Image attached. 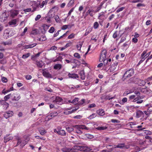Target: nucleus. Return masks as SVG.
I'll return each mask as SVG.
<instances>
[{"label":"nucleus","mask_w":152,"mask_h":152,"mask_svg":"<svg viewBox=\"0 0 152 152\" xmlns=\"http://www.w3.org/2000/svg\"><path fill=\"white\" fill-rule=\"evenodd\" d=\"M86 149L83 146L77 145L74 146L72 148H64L62 149L63 152H75L77 150L84 151Z\"/></svg>","instance_id":"f257e3e1"},{"label":"nucleus","mask_w":152,"mask_h":152,"mask_svg":"<svg viewBox=\"0 0 152 152\" xmlns=\"http://www.w3.org/2000/svg\"><path fill=\"white\" fill-rule=\"evenodd\" d=\"M76 132L79 134H81L83 132L81 130L82 129L88 130L89 128L84 125H76L73 126Z\"/></svg>","instance_id":"f03ea898"},{"label":"nucleus","mask_w":152,"mask_h":152,"mask_svg":"<svg viewBox=\"0 0 152 152\" xmlns=\"http://www.w3.org/2000/svg\"><path fill=\"white\" fill-rule=\"evenodd\" d=\"M130 147L129 145H125L124 143L118 144L117 145H108L107 146V148L111 149L113 148H129Z\"/></svg>","instance_id":"7ed1b4c3"},{"label":"nucleus","mask_w":152,"mask_h":152,"mask_svg":"<svg viewBox=\"0 0 152 152\" xmlns=\"http://www.w3.org/2000/svg\"><path fill=\"white\" fill-rule=\"evenodd\" d=\"M31 6L33 9L32 12H34L36 10H39V1H36L31 2Z\"/></svg>","instance_id":"20e7f679"},{"label":"nucleus","mask_w":152,"mask_h":152,"mask_svg":"<svg viewBox=\"0 0 152 152\" xmlns=\"http://www.w3.org/2000/svg\"><path fill=\"white\" fill-rule=\"evenodd\" d=\"M111 59L109 58L108 60H105L104 62V67L103 69L105 71H108L109 69V67L111 64Z\"/></svg>","instance_id":"39448f33"},{"label":"nucleus","mask_w":152,"mask_h":152,"mask_svg":"<svg viewBox=\"0 0 152 152\" xmlns=\"http://www.w3.org/2000/svg\"><path fill=\"white\" fill-rule=\"evenodd\" d=\"M54 132L58 134L61 136H65L66 135V133L65 131L63 129H61V128L58 127L56 129H54Z\"/></svg>","instance_id":"423d86ee"},{"label":"nucleus","mask_w":152,"mask_h":152,"mask_svg":"<svg viewBox=\"0 0 152 152\" xmlns=\"http://www.w3.org/2000/svg\"><path fill=\"white\" fill-rule=\"evenodd\" d=\"M144 116L145 114L142 111L138 110L136 112V117L137 118H138L142 117V118H141V120L142 121H144L147 118V117L144 118Z\"/></svg>","instance_id":"0eeeda50"},{"label":"nucleus","mask_w":152,"mask_h":152,"mask_svg":"<svg viewBox=\"0 0 152 152\" xmlns=\"http://www.w3.org/2000/svg\"><path fill=\"white\" fill-rule=\"evenodd\" d=\"M16 140L18 141L17 145L20 144L22 146H24L27 143V141L23 139H21L18 136H16Z\"/></svg>","instance_id":"6e6552de"},{"label":"nucleus","mask_w":152,"mask_h":152,"mask_svg":"<svg viewBox=\"0 0 152 152\" xmlns=\"http://www.w3.org/2000/svg\"><path fill=\"white\" fill-rule=\"evenodd\" d=\"M107 56V51L104 49L102 50L101 53L99 60L100 62L103 61L105 60Z\"/></svg>","instance_id":"1a4fd4ad"},{"label":"nucleus","mask_w":152,"mask_h":152,"mask_svg":"<svg viewBox=\"0 0 152 152\" xmlns=\"http://www.w3.org/2000/svg\"><path fill=\"white\" fill-rule=\"evenodd\" d=\"M134 73V70L132 69H131L126 71L123 75V77H129L132 75Z\"/></svg>","instance_id":"9d476101"},{"label":"nucleus","mask_w":152,"mask_h":152,"mask_svg":"<svg viewBox=\"0 0 152 152\" xmlns=\"http://www.w3.org/2000/svg\"><path fill=\"white\" fill-rule=\"evenodd\" d=\"M42 74L46 78H52L51 74H50L48 71L46 70V69H44L42 70Z\"/></svg>","instance_id":"9b49d317"},{"label":"nucleus","mask_w":152,"mask_h":152,"mask_svg":"<svg viewBox=\"0 0 152 152\" xmlns=\"http://www.w3.org/2000/svg\"><path fill=\"white\" fill-rule=\"evenodd\" d=\"M19 13V11L16 10H12L10 11L9 14L10 17L12 18H14Z\"/></svg>","instance_id":"f8f14e48"},{"label":"nucleus","mask_w":152,"mask_h":152,"mask_svg":"<svg viewBox=\"0 0 152 152\" xmlns=\"http://www.w3.org/2000/svg\"><path fill=\"white\" fill-rule=\"evenodd\" d=\"M20 98L19 94L15 93L13 94L12 96V100L18 101Z\"/></svg>","instance_id":"ddd939ff"},{"label":"nucleus","mask_w":152,"mask_h":152,"mask_svg":"<svg viewBox=\"0 0 152 152\" xmlns=\"http://www.w3.org/2000/svg\"><path fill=\"white\" fill-rule=\"evenodd\" d=\"M53 102L56 104H61L63 103V100L60 97H56V99L53 101Z\"/></svg>","instance_id":"4468645a"},{"label":"nucleus","mask_w":152,"mask_h":152,"mask_svg":"<svg viewBox=\"0 0 152 152\" xmlns=\"http://www.w3.org/2000/svg\"><path fill=\"white\" fill-rule=\"evenodd\" d=\"M106 12H102L99 13V16L98 17V19L101 20H103L105 18V13Z\"/></svg>","instance_id":"2eb2a0df"},{"label":"nucleus","mask_w":152,"mask_h":152,"mask_svg":"<svg viewBox=\"0 0 152 152\" xmlns=\"http://www.w3.org/2000/svg\"><path fill=\"white\" fill-rule=\"evenodd\" d=\"M117 63H114L113 64L111 67H109V70L110 69V72H112L115 70L117 66Z\"/></svg>","instance_id":"dca6fc26"},{"label":"nucleus","mask_w":152,"mask_h":152,"mask_svg":"<svg viewBox=\"0 0 152 152\" xmlns=\"http://www.w3.org/2000/svg\"><path fill=\"white\" fill-rule=\"evenodd\" d=\"M58 113L57 112H53L52 113L50 114H49L47 116L48 119H51L52 118L56 116L57 115Z\"/></svg>","instance_id":"f3484780"},{"label":"nucleus","mask_w":152,"mask_h":152,"mask_svg":"<svg viewBox=\"0 0 152 152\" xmlns=\"http://www.w3.org/2000/svg\"><path fill=\"white\" fill-rule=\"evenodd\" d=\"M1 103L3 105V109L6 110L7 109L9 106V104L7 103L5 101L2 100L1 101Z\"/></svg>","instance_id":"a211bd4d"},{"label":"nucleus","mask_w":152,"mask_h":152,"mask_svg":"<svg viewBox=\"0 0 152 152\" xmlns=\"http://www.w3.org/2000/svg\"><path fill=\"white\" fill-rule=\"evenodd\" d=\"M10 31L9 29H6L4 31L3 34L4 37V38L7 39L10 36L9 35Z\"/></svg>","instance_id":"6ab92c4d"},{"label":"nucleus","mask_w":152,"mask_h":152,"mask_svg":"<svg viewBox=\"0 0 152 152\" xmlns=\"http://www.w3.org/2000/svg\"><path fill=\"white\" fill-rule=\"evenodd\" d=\"M69 77V78H72L73 79L76 78L78 77V75L74 73H68V75Z\"/></svg>","instance_id":"aec40b11"},{"label":"nucleus","mask_w":152,"mask_h":152,"mask_svg":"<svg viewBox=\"0 0 152 152\" xmlns=\"http://www.w3.org/2000/svg\"><path fill=\"white\" fill-rule=\"evenodd\" d=\"M13 137L11 135H9L4 137V142L5 143H6L9 140H12Z\"/></svg>","instance_id":"412c9836"},{"label":"nucleus","mask_w":152,"mask_h":152,"mask_svg":"<svg viewBox=\"0 0 152 152\" xmlns=\"http://www.w3.org/2000/svg\"><path fill=\"white\" fill-rule=\"evenodd\" d=\"M17 20L16 19H14L9 22V24L12 26H15L16 24Z\"/></svg>","instance_id":"4be33fe9"},{"label":"nucleus","mask_w":152,"mask_h":152,"mask_svg":"<svg viewBox=\"0 0 152 152\" xmlns=\"http://www.w3.org/2000/svg\"><path fill=\"white\" fill-rule=\"evenodd\" d=\"M64 113L66 115H69L72 113L71 109L66 108L64 109Z\"/></svg>","instance_id":"5701e85b"},{"label":"nucleus","mask_w":152,"mask_h":152,"mask_svg":"<svg viewBox=\"0 0 152 152\" xmlns=\"http://www.w3.org/2000/svg\"><path fill=\"white\" fill-rule=\"evenodd\" d=\"M79 100V98H75L73 100H72V101H71L70 100H69L68 102L69 103H72L73 104H75L77 103Z\"/></svg>","instance_id":"b1692460"},{"label":"nucleus","mask_w":152,"mask_h":152,"mask_svg":"<svg viewBox=\"0 0 152 152\" xmlns=\"http://www.w3.org/2000/svg\"><path fill=\"white\" fill-rule=\"evenodd\" d=\"M39 131L41 135H44L46 133V131L42 128H39Z\"/></svg>","instance_id":"393cba45"},{"label":"nucleus","mask_w":152,"mask_h":152,"mask_svg":"<svg viewBox=\"0 0 152 152\" xmlns=\"http://www.w3.org/2000/svg\"><path fill=\"white\" fill-rule=\"evenodd\" d=\"M94 12L93 10L89 9L87 11V13H88L91 16L93 17L94 15L93 13H95Z\"/></svg>","instance_id":"a878e982"},{"label":"nucleus","mask_w":152,"mask_h":152,"mask_svg":"<svg viewBox=\"0 0 152 152\" xmlns=\"http://www.w3.org/2000/svg\"><path fill=\"white\" fill-rule=\"evenodd\" d=\"M37 45V43H33L31 44H30L29 45H27L26 46V49H28L30 48H33L35 46H36Z\"/></svg>","instance_id":"bb28decb"},{"label":"nucleus","mask_w":152,"mask_h":152,"mask_svg":"<svg viewBox=\"0 0 152 152\" xmlns=\"http://www.w3.org/2000/svg\"><path fill=\"white\" fill-rule=\"evenodd\" d=\"M145 107H148L147 109L148 112H151L152 111V106L151 104H147L145 106Z\"/></svg>","instance_id":"cd10ccee"},{"label":"nucleus","mask_w":152,"mask_h":152,"mask_svg":"<svg viewBox=\"0 0 152 152\" xmlns=\"http://www.w3.org/2000/svg\"><path fill=\"white\" fill-rule=\"evenodd\" d=\"M80 78L82 80H84L85 79V76L83 71H81L80 72Z\"/></svg>","instance_id":"c85d7f7f"},{"label":"nucleus","mask_w":152,"mask_h":152,"mask_svg":"<svg viewBox=\"0 0 152 152\" xmlns=\"http://www.w3.org/2000/svg\"><path fill=\"white\" fill-rule=\"evenodd\" d=\"M98 114L100 115H103L104 114V111L102 109H100L97 111Z\"/></svg>","instance_id":"c756f323"},{"label":"nucleus","mask_w":152,"mask_h":152,"mask_svg":"<svg viewBox=\"0 0 152 152\" xmlns=\"http://www.w3.org/2000/svg\"><path fill=\"white\" fill-rule=\"evenodd\" d=\"M54 17L55 20L57 23H60L61 21V19L58 15H55Z\"/></svg>","instance_id":"7c9ffc66"},{"label":"nucleus","mask_w":152,"mask_h":152,"mask_svg":"<svg viewBox=\"0 0 152 152\" xmlns=\"http://www.w3.org/2000/svg\"><path fill=\"white\" fill-rule=\"evenodd\" d=\"M62 66L59 64H57L55 65L54 66V69H59L61 68Z\"/></svg>","instance_id":"2f4dec72"},{"label":"nucleus","mask_w":152,"mask_h":152,"mask_svg":"<svg viewBox=\"0 0 152 152\" xmlns=\"http://www.w3.org/2000/svg\"><path fill=\"white\" fill-rule=\"evenodd\" d=\"M143 132H144L143 134H145L146 135H151L152 134V132L150 131L145 130H143Z\"/></svg>","instance_id":"473e14b6"},{"label":"nucleus","mask_w":152,"mask_h":152,"mask_svg":"<svg viewBox=\"0 0 152 152\" xmlns=\"http://www.w3.org/2000/svg\"><path fill=\"white\" fill-rule=\"evenodd\" d=\"M47 3V1H43L42 3L41 4L39 1V7L40 8H42L44 7L45 4H46Z\"/></svg>","instance_id":"72a5a7b5"},{"label":"nucleus","mask_w":152,"mask_h":152,"mask_svg":"<svg viewBox=\"0 0 152 152\" xmlns=\"http://www.w3.org/2000/svg\"><path fill=\"white\" fill-rule=\"evenodd\" d=\"M87 103H86L85 99H82L78 102L79 105H85Z\"/></svg>","instance_id":"f704fd0d"},{"label":"nucleus","mask_w":152,"mask_h":152,"mask_svg":"<svg viewBox=\"0 0 152 152\" xmlns=\"http://www.w3.org/2000/svg\"><path fill=\"white\" fill-rule=\"evenodd\" d=\"M74 2V0H71L67 4V6L69 7L72 6Z\"/></svg>","instance_id":"c9c22d12"},{"label":"nucleus","mask_w":152,"mask_h":152,"mask_svg":"<svg viewBox=\"0 0 152 152\" xmlns=\"http://www.w3.org/2000/svg\"><path fill=\"white\" fill-rule=\"evenodd\" d=\"M83 45V43L82 42H80L79 44L77 45V49L79 50H80L81 48Z\"/></svg>","instance_id":"e433bc0d"},{"label":"nucleus","mask_w":152,"mask_h":152,"mask_svg":"<svg viewBox=\"0 0 152 152\" xmlns=\"http://www.w3.org/2000/svg\"><path fill=\"white\" fill-rule=\"evenodd\" d=\"M148 49H146L145 50H144L141 54V57L144 58L145 57L144 56L147 54V52L148 51ZM145 58H146L145 57Z\"/></svg>","instance_id":"4c0bfd02"},{"label":"nucleus","mask_w":152,"mask_h":152,"mask_svg":"<svg viewBox=\"0 0 152 152\" xmlns=\"http://www.w3.org/2000/svg\"><path fill=\"white\" fill-rule=\"evenodd\" d=\"M2 44H4V45H11L12 44V42L11 41H6L5 42H4L2 43Z\"/></svg>","instance_id":"58836bf2"},{"label":"nucleus","mask_w":152,"mask_h":152,"mask_svg":"<svg viewBox=\"0 0 152 152\" xmlns=\"http://www.w3.org/2000/svg\"><path fill=\"white\" fill-rule=\"evenodd\" d=\"M119 35V33L117 31H115L113 34V37L114 38H116Z\"/></svg>","instance_id":"ea45409f"},{"label":"nucleus","mask_w":152,"mask_h":152,"mask_svg":"<svg viewBox=\"0 0 152 152\" xmlns=\"http://www.w3.org/2000/svg\"><path fill=\"white\" fill-rule=\"evenodd\" d=\"M92 30V28L90 26L88 27L86 30V31L87 32L88 34L90 33Z\"/></svg>","instance_id":"a19ab883"},{"label":"nucleus","mask_w":152,"mask_h":152,"mask_svg":"<svg viewBox=\"0 0 152 152\" xmlns=\"http://www.w3.org/2000/svg\"><path fill=\"white\" fill-rule=\"evenodd\" d=\"M37 66L39 67H42L43 66V63L42 61H39L37 63Z\"/></svg>","instance_id":"79ce46f5"},{"label":"nucleus","mask_w":152,"mask_h":152,"mask_svg":"<svg viewBox=\"0 0 152 152\" xmlns=\"http://www.w3.org/2000/svg\"><path fill=\"white\" fill-rule=\"evenodd\" d=\"M96 116V115L95 113H93L90 115L89 117L87 118L89 119H91Z\"/></svg>","instance_id":"37998d69"},{"label":"nucleus","mask_w":152,"mask_h":152,"mask_svg":"<svg viewBox=\"0 0 152 152\" xmlns=\"http://www.w3.org/2000/svg\"><path fill=\"white\" fill-rule=\"evenodd\" d=\"M40 52H39L35 54L34 56V57H32L31 58V59L33 60H34L36 58H37L41 54Z\"/></svg>","instance_id":"c03bdc74"},{"label":"nucleus","mask_w":152,"mask_h":152,"mask_svg":"<svg viewBox=\"0 0 152 152\" xmlns=\"http://www.w3.org/2000/svg\"><path fill=\"white\" fill-rule=\"evenodd\" d=\"M1 80L4 83L7 82L8 81L7 78L4 77H1Z\"/></svg>","instance_id":"a18cd8bd"},{"label":"nucleus","mask_w":152,"mask_h":152,"mask_svg":"<svg viewBox=\"0 0 152 152\" xmlns=\"http://www.w3.org/2000/svg\"><path fill=\"white\" fill-rule=\"evenodd\" d=\"M11 94H9L5 96L4 97V101H6L10 97Z\"/></svg>","instance_id":"49530a36"},{"label":"nucleus","mask_w":152,"mask_h":152,"mask_svg":"<svg viewBox=\"0 0 152 152\" xmlns=\"http://www.w3.org/2000/svg\"><path fill=\"white\" fill-rule=\"evenodd\" d=\"M102 4L99 5L97 8L96 9L94 12V13H95L96 12H99L101 9L102 7Z\"/></svg>","instance_id":"de8ad7c7"},{"label":"nucleus","mask_w":152,"mask_h":152,"mask_svg":"<svg viewBox=\"0 0 152 152\" xmlns=\"http://www.w3.org/2000/svg\"><path fill=\"white\" fill-rule=\"evenodd\" d=\"M30 56V53H28L25 54L23 55L22 56V58L24 59Z\"/></svg>","instance_id":"09e8293b"},{"label":"nucleus","mask_w":152,"mask_h":152,"mask_svg":"<svg viewBox=\"0 0 152 152\" xmlns=\"http://www.w3.org/2000/svg\"><path fill=\"white\" fill-rule=\"evenodd\" d=\"M74 56L75 57L78 59H80L81 58L80 54L77 53H75L74 54Z\"/></svg>","instance_id":"8fccbe9b"},{"label":"nucleus","mask_w":152,"mask_h":152,"mask_svg":"<svg viewBox=\"0 0 152 152\" xmlns=\"http://www.w3.org/2000/svg\"><path fill=\"white\" fill-rule=\"evenodd\" d=\"M132 92L130 90L126 91L123 94V96H126L128 95L129 94Z\"/></svg>","instance_id":"3c124183"},{"label":"nucleus","mask_w":152,"mask_h":152,"mask_svg":"<svg viewBox=\"0 0 152 152\" xmlns=\"http://www.w3.org/2000/svg\"><path fill=\"white\" fill-rule=\"evenodd\" d=\"M67 131L69 132H71L74 130V128L71 127H68L66 128Z\"/></svg>","instance_id":"603ef678"},{"label":"nucleus","mask_w":152,"mask_h":152,"mask_svg":"<svg viewBox=\"0 0 152 152\" xmlns=\"http://www.w3.org/2000/svg\"><path fill=\"white\" fill-rule=\"evenodd\" d=\"M146 82L144 80H140L139 82V85L140 86H144Z\"/></svg>","instance_id":"864d4df0"},{"label":"nucleus","mask_w":152,"mask_h":152,"mask_svg":"<svg viewBox=\"0 0 152 152\" xmlns=\"http://www.w3.org/2000/svg\"><path fill=\"white\" fill-rule=\"evenodd\" d=\"M96 129L98 130H101L106 129L107 127L104 126H100L98 127Z\"/></svg>","instance_id":"5fc2aeb1"},{"label":"nucleus","mask_w":152,"mask_h":152,"mask_svg":"<svg viewBox=\"0 0 152 152\" xmlns=\"http://www.w3.org/2000/svg\"><path fill=\"white\" fill-rule=\"evenodd\" d=\"M55 31V28L54 27H51L50 28V29L48 31V32L50 33H53Z\"/></svg>","instance_id":"6e6d98bb"},{"label":"nucleus","mask_w":152,"mask_h":152,"mask_svg":"<svg viewBox=\"0 0 152 152\" xmlns=\"http://www.w3.org/2000/svg\"><path fill=\"white\" fill-rule=\"evenodd\" d=\"M8 115L9 117H11L13 115V113L12 111H9L6 112Z\"/></svg>","instance_id":"4d7b16f0"},{"label":"nucleus","mask_w":152,"mask_h":152,"mask_svg":"<svg viewBox=\"0 0 152 152\" xmlns=\"http://www.w3.org/2000/svg\"><path fill=\"white\" fill-rule=\"evenodd\" d=\"M99 24L97 22H95L94 24V27L95 29L97 28L99 26Z\"/></svg>","instance_id":"13d9d810"},{"label":"nucleus","mask_w":152,"mask_h":152,"mask_svg":"<svg viewBox=\"0 0 152 152\" xmlns=\"http://www.w3.org/2000/svg\"><path fill=\"white\" fill-rule=\"evenodd\" d=\"M141 60L140 61L138 64H137V66H139L140 64L142 63L145 59V58H143L142 57H141Z\"/></svg>","instance_id":"bf43d9fd"},{"label":"nucleus","mask_w":152,"mask_h":152,"mask_svg":"<svg viewBox=\"0 0 152 152\" xmlns=\"http://www.w3.org/2000/svg\"><path fill=\"white\" fill-rule=\"evenodd\" d=\"M75 34L72 33L68 37V38L69 39H71L74 38L75 37Z\"/></svg>","instance_id":"052dcab7"},{"label":"nucleus","mask_w":152,"mask_h":152,"mask_svg":"<svg viewBox=\"0 0 152 152\" xmlns=\"http://www.w3.org/2000/svg\"><path fill=\"white\" fill-rule=\"evenodd\" d=\"M124 9V7H121V8H120L117 10L116 12V13H118L121 11H123Z\"/></svg>","instance_id":"680f3d73"},{"label":"nucleus","mask_w":152,"mask_h":152,"mask_svg":"<svg viewBox=\"0 0 152 152\" xmlns=\"http://www.w3.org/2000/svg\"><path fill=\"white\" fill-rule=\"evenodd\" d=\"M69 26V25H65L61 27V29L62 30H64L68 28Z\"/></svg>","instance_id":"e2e57ef3"},{"label":"nucleus","mask_w":152,"mask_h":152,"mask_svg":"<svg viewBox=\"0 0 152 152\" xmlns=\"http://www.w3.org/2000/svg\"><path fill=\"white\" fill-rule=\"evenodd\" d=\"M136 124V123L135 122H131L128 124V125L130 126L131 128H132L131 126L132 125H134Z\"/></svg>","instance_id":"0e129e2a"},{"label":"nucleus","mask_w":152,"mask_h":152,"mask_svg":"<svg viewBox=\"0 0 152 152\" xmlns=\"http://www.w3.org/2000/svg\"><path fill=\"white\" fill-rule=\"evenodd\" d=\"M32 10L31 8H28L27 9H25L24 10V11L25 12H32Z\"/></svg>","instance_id":"69168bd1"},{"label":"nucleus","mask_w":152,"mask_h":152,"mask_svg":"<svg viewBox=\"0 0 152 152\" xmlns=\"http://www.w3.org/2000/svg\"><path fill=\"white\" fill-rule=\"evenodd\" d=\"M96 36V35H93L91 39V40H94L95 42H96L97 40Z\"/></svg>","instance_id":"338daca9"},{"label":"nucleus","mask_w":152,"mask_h":152,"mask_svg":"<svg viewBox=\"0 0 152 152\" xmlns=\"http://www.w3.org/2000/svg\"><path fill=\"white\" fill-rule=\"evenodd\" d=\"M41 17V16L40 15H37L35 18V20L37 21L39 20Z\"/></svg>","instance_id":"774afa93"}]
</instances>
